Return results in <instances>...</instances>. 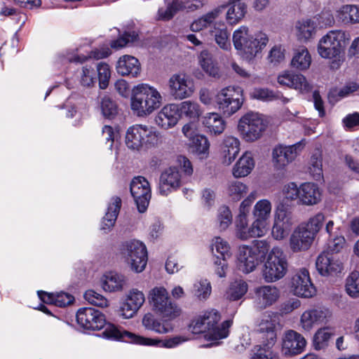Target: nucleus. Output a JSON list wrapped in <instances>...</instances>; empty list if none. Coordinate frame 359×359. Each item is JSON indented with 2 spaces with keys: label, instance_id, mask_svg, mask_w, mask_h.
<instances>
[{
  "label": "nucleus",
  "instance_id": "6e6d98bb",
  "mask_svg": "<svg viewBox=\"0 0 359 359\" xmlns=\"http://www.w3.org/2000/svg\"><path fill=\"white\" fill-rule=\"evenodd\" d=\"M100 108L102 114L105 118H112L117 114L116 103L107 95H104L101 98Z\"/></svg>",
  "mask_w": 359,
  "mask_h": 359
},
{
  "label": "nucleus",
  "instance_id": "f03ea898",
  "mask_svg": "<svg viewBox=\"0 0 359 359\" xmlns=\"http://www.w3.org/2000/svg\"><path fill=\"white\" fill-rule=\"evenodd\" d=\"M107 339L123 340L138 345L156 346L165 348H172L187 341L188 339L184 336L177 335L165 339L157 338H148L137 335L126 331L112 324H108L102 332Z\"/></svg>",
  "mask_w": 359,
  "mask_h": 359
},
{
  "label": "nucleus",
  "instance_id": "bb28decb",
  "mask_svg": "<svg viewBox=\"0 0 359 359\" xmlns=\"http://www.w3.org/2000/svg\"><path fill=\"white\" fill-rule=\"evenodd\" d=\"M180 118L179 107L176 104H169L164 106L156 116V124L163 129L174 127Z\"/></svg>",
  "mask_w": 359,
  "mask_h": 359
},
{
  "label": "nucleus",
  "instance_id": "c85d7f7f",
  "mask_svg": "<svg viewBox=\"0 0 359 359\" xmlns=\"http://www.w3.org/2000/svg\"><path fill=\"white\" fill-rule=\"evenodd\" d=\"M278 82L281 86L294 88L302 93L311 90V85L302 74H294L286 72L278 76Z\"/></svg>",
  "mask_w": 359,
  "mask_h": 359
},
{
  "label": "nucleus",
  "instance_id": "de8ad7c7",
  "mask_svg": "<svg viewBox=\"0 0 359 359\" xmlns=\"http://www.w3.org/2000/svg\"><path fill=\"white\" fill-rule=\"evenodd\" d=\"M194 151L200 158H206L209 154L210 142L205 135H199L190 142Z\"/></svg>",
  "mask_w": 359,
  "mask_h": 359
},
{
  "label": "nucleus",
  "instance_id": "4468645a",
  "mask_svg": "<svg viewBox=\"0 0 359 359\" xmlns=\"http://www.w3.org/2000/svg\"><path fill=\"white\" fill-rule=\"evenodd\" d=\"M246 5L239 1H235L229 8L222 5L204 15L201 20L203 22H212L221 14L225 13L227 20H233V22H238L241 20L246 13Z\"/></svg>",
  "mask_w": 359,
  "mask_h": 359
},
{
  "label": "nucleus",
  "instance_id": "79ce46f5",
  "mask_svg": "<svg viewBox=\"0 0 359 359\" xmlns=\"http://www.w3.org/2000/svg\"><path fill=\"white\" fill-rule=\"evenodd\" d=\"M178 107L181 115L193 120H197L203 113L200 105L191 100L182 102Z\"/></svg>",
  "mask_w": 359,
  "mask_h": 359
},
{
  "label": "nucleus",
  "instance_id": "6ab92c4d",
  "mask_svg": "<svg viewBox=\"0 0 359 359\" xmlns=\"http://www.w3.org/2000/svg\"><path fill=\"white\" fill-rule=\"evenodd\" d=\"M77 323L83 328L100 330L106 323L104 316L93 308H81L76 313Z\"/></svg>",
  "mask_w": 359,
  "mask_h": 359
},
{
  "label": "nucleus",
  "instance_id": "c756f323",
  "mask_svg": "<svg viewBox=\"0 0 359 359\" xmlns=\"http://www.w3.org/2000/svg\"><path fill=\"white\" fill-rule=\"evenodd\" d=\"M116 69L117 73L121 76L136 77L140 72V64L136 57L125 55L117 61Z\"/></svg>",
  "mask_w": 359,
  "mask_h": 359
},
{
  "label": "nucleus",
  "instance_id": "3c124183",
  "mask_svg": "<svg viewBox=\"0 0 359 359\" xmlns=\"http://www.w3.org/2000/svg\"><path fill=\"white\" fill-rule=\"evenodd\" d=\"M273 220L285 223L286 224H294L292 212L290 210L287 205L283 203L276 207Z\"/></svg>",
  "mask_w": 359,
  "mask_h": 359
},
{
  "label": "nucleus",
  "instance_id": "864d4df0",
  "mask_svg": "<svg viewBox=\"0 0 359 359\" xmlns=\"http://www.w3.org/2000/svg\"><path fill=\"white\" fill-rule=\"evenodd\" d=\"M211 34L214 36L216 43L221 48L226 50L230 49L229 33L226 28L215 27L214 30L211 31Z\"/></svg>",
  "mask_w": 359,
  "mask_h": 359
},
{
  "label": "nucleus",
  "instance_id": "0e129e2a",
  "mask_svg": "<svg viewBox=\"0 0 359 359\" xmlns=\"http://www.w3.org/2000/svg\"><path fill=\"white\" fill-rule=\"evenodd\" d=\"M296 29L297 36L300 41H307L316 33L313 24H298Z\"/></svg>",
  "mask_w": 359,
  "mask_h": 359
},
{
  "label": "nucleus",
  "instance_id": "338daca9",
  "mask_svg": "<svg viewBox=\"0 0 359 359\" xmlns=\"http://www.w3.org/2000/svg\"><path fill=\"white\" fill-rule=\"evenodd\" d=\"M299 187L294 182H290L284 186L283 189V195L287 200H299Z\"/></svg>",
  "mask_w": 359,
  "mask_h": 359
},
{
  "label": "nucleus",
  "instance_id": "5fc2aeb1",
  "mask_svg": "<svg viewBox=\"0 0 359 359\" xmlns=\"http://www.w3.org/2000/svg\"><path fill=\"white\" fill-rule=\"evenodd\" d=\"M346 290L352 297H359V272L353 271L347 277L346 281Z\"/></svg>",
  "mask_w": 359,
  "mask_h": 359
},
{
  "label": "nucleus",
  "instance_id": "9b49d317",
  "mask_svg": "<svg viewBox=\"0 0 359 359\" xmlns=\"http://www.w3.org/2000/svg\"><path fill=\"white\" fill-rule=\"evenodd\" d=\"M121 254L132 271L142 272L147 263V251L145 245L137 240L123 242L120 248Z\"/></svg>",
  "mask_w": 359,
  "mask_h": 359
},
{
  "label": "nucleus",
  "instance_id": "1a4fd4ad",
  "mask_svg": "<svg viewBox=\"0 0 359 359\" xmlns=\"http://www.w3.org/2000/svg\"><path fill=\"white\" fill-rule=\"evenodd\" d=\"M148 299L153 310L163 318L174 319L181 314V309L172 301L164 287H154L149 291Z\"/></svg>",
  "mask_w": 359,
  "mask_h": 359
},
{
  "label": "nucleus",
  "instance_id": "a18cd8bd",
  "mask_svg": "<svg viewBox=\"0 0 359 359\" xmlns=\"http://www.w3.org/2000/svg\"><path fill=\"white\" fill-rule=\"evenodd\" d=\"M198 60L202 69L208 74L212 77L219 76V69L213 61L212 55L208 50H202Z\"/></svg>",
  "mask_w": 359,
  "mask_h": 359
},
{
  "label": "nucleus",
  "instance_id": "c03bdc74",
  "mask_svg": "<svg viewBox=\"0 0 359 359\" xmlns=\"http://www.w3.org/2000/svg\"><path fill=\"white\" fill-rule=\"evenodd\" d=\"M337 19L342 22H359V6H343L338 11Z\"/></svg>",
  "mask_w": 359,
  "mask_h": 359
},
{
  "label": "nucleus",
  "instance_id": "ea45409f",
  "mask_svg": "<svg viewBox=\"0 0 359 359\" xmlns=\"http://www.w3.org/2000/svg\"><path fill=\"white\" fill-rule=\"evenodd\" d=\"M125 278L123 275L110 272L104 276L102 286L105 291L115 292L123 289Z\"/></svg>",
  "mask_w": 359,
  "mask_h": 359
},
{
  "label": "nucleus",
  "instance_id": "473e14b6",
  "mask_svg": "<svg viewBox=\"0 0 359 359\" xmlns=\"http://www.w3.org/2000/svg\"><path fill=\"white\" fill-rule=\"evenodd\" d=\"M38 296L43 302L53 304L58 307L69 306L74 300L72 295L64 292L48 293L44 291H38Z\"/></svg>",
  "mask_w": 359,
  "mask_h": 359
},
{
  "label": "nucleus",
  "instance_id": "69168bd1",
  "mask_svg": "<svg viewBox=\"0 0 359 359\" xmlns=\"http://www.w3.org/2000/svg\"><path fill=\"white\" fill-rule=\"evenodd\" d=\"M196 293L195 294L200 299H207L211 293V285L209 281L207 280H202L195 285Z\"/></svg>",
  "mask_w": 359,
  "mask_h": 359
},
{
  "label": "nucleus",
  "instance_id": "7c9ffc66",
  "mask_svg": "<svg viewBox=\"0 0 359 359\" xmlns=\"http://www.w3.org/2000/svg\"><path fill=\"white\" fill-rule=\"evenodd\" d=\"M299 201L306 205H313L321 199V192L318 186L312 182H305L299 187Z\"/></svg>",
  "mask_w": 359,
  "mask_h": 359
},
{
  "label": "nucleus",
  "instance_id": "72a5a7b5",
  "mask_svg": "<svg viewBox=\"0 0 359 359\" xmlns=\"http://www.w3.org/2000/svg\"><path fill=\"white\" fill-rule=\"evenodd\" d=\"M240 151V141L233 136L224 137L222 145L223 163L230 165L236 158Z\"/></svg>",
  "mask_w": 359,
  "mask_h": 359
},
{
  "label": "nucleus",
  "instance_id": "dca6fc26",
  "mask_svg": "<svg viewBox=\"0 0 359 359\" xmlns=\"http://www.w3.org/2000/svg\"><path fill=\"white\" fill-rule=\"evenodd\" d=\"M130 193L140 212H144L151 199V188L149 182L142 176L134 177L130 183Z\"/></svg>",
  "mask_w": 359,
  "mask_h": 359
},
{
  "label": "nucleus",
  "instance_id": "09e8293b",
  "mask_svg": "<svg viewBox=\"0 0 359 359\" xmlns=\"http://www.w3.org/2000/svg\"><path fill=\"white\" fill-rule=\"evenodd\" d=\"M211 250L215 258H229L231 257L230 246L228 243L220 237L213 239L211 245Z\"/></svg>",
  "mask_w": 359,
  "mask_h": 359
},
{
  "label": "nucleus",
  "instance_id": "6e6552de",
  "mask_svg": "<svg viewBox=\"0 0 359 359\" xmlns=\"http://www.w3.org/2000/svg\"><path fill=\"white\" fill-rule=\"evenodd\" d=\"M268 251L269 245L266 241H255L252 246H240L238 254L239 270L245 273L253 271Z\"/></svg>",
  "mask_w": 359,
  "mask_h": 359
},
{
  "label": "nucleus",
  "instance_id": "2eb2a0df",
  "mask_svg": "<svg viewBox=\"0 0 359 359\" xmlns=\"http://www.w3.org/2000/svg\"><path fill=\"white\" fill-rule=\"evenodd\" d=\"M170 94L175 100L189 97L194 92V85L190 77L184 74H175L168 80Z\"/></svg>",
  "mask_w": 359,
  "mask_h": 359
},
{
  "label": "nucleus",
  "instance_id": "f257e3e1",
  "mask_svg": "<svg viewBox=\"0 0 359 359\" xmlns=\"http://www.w3.org/2000/svg\"><path fill=\"white\" fill-rule=\"evenodd\" d=\"M219 313L216 310H211L194 319L189 329L193 334L203 333L208 340L217 341L227 337L232 324L231 320H227L219 325Z\"/></svg>",
  "mask_w": 359,
  "mask_h": 359
},
{
  "label": "nucleus",
  "instance_id": "680f3d73",
  "mask_svg": "<svg viewBox=\"0 0 359 359\" xmlns=\"http://www.w3.org/2000/svg\"><path fill=\"white\" fill-rule=\"evenodd\" d=\"M217 221L221 230L229 227L232 222V215L229 207L223 205L219 208Z\"/></svg>",
  "mask_w": 359,
  "mask_h": 359
},
{
  "label": "nucleus",
  "instance_id": "f3484780",
  "mask_svg": "<svg viewBox=\"0 0 359 359\" xmlns=\"http://www.w3.org/2000/svg\"><path fill=\"white\" fill-rule=\"evenodd\" d=\"M203 5L199 0H172V2L166 1V6L158 9V20L168 21L180 11L191 12L201 8Z\"/></svg>",
  "mask_w": 359,
  "mask_h": 359
},
{
  "label": "nucleus",
  "instance_id": "393cba45",
  "mask_svg": "<svg viewBox=\"0 0 359 359\" xmlns=\"http://www.w3.org/2000/svg\"><path fill=\"white\" fill-rule=\"evenodd\" d=\"M266 232L254 221L248 225L247 217H238L236 221V236L238 238L245 241L250 238L262 237Z\"/></svg>",
  "mask_w": 359,
  "mask_h": 359
},
{
  "label": "nucleus",
  "instance_id": "e433bc0d",
  "mask_svg": "<svg viewBox=\"0 0 359 359\" xmlns=\"http://www.w3.org/2000/svg\"><path fill=\"white\" fill-rule=\"evenodd\" d=\"M311 63V57L308 49L304 46L299 47L294 51L291 60V67L297 70H306Z\"/></svg>",
  "mask_w": 359,
  "mask_h": 359
},
{
  "label": "nucleus",
  "instance_id": "13d9d810",
  "mask_svg": "<svg viewBox=\"0 0 359 359\" xmlns=\"http://www.w3.org/2000/svg\"><path fill=\"white\" fill-rule=\"evenodd\" d=\"M247 186L239 181L230 182L228 185V194L233 200H240L247 193Z\"/></svg>",
  "mask_w": 359,
  "mask_h": 359
},
{
  "label": "nucleus",
  "instance_id": "4d7b16f0",
  "mask_svg": "<svg viewBox=\"0 0 359 359\" xmlns=\"http://www.w3.org/2000/svg\"><path fill=\"white\" fill-rule=\"evenodd\" d=\"M324 219L325 217L323 214L318 213L315 216L311 217L308 222L302 224L300 226L310 233H312V235L316 237V234L322 227Z\"/></svg>",
  "mask_w": 359,
  "mask_h": 359
},
{
  "label": "nucleus",
  "instance_id": "b1692460",
  "mask_svg": "<svg viewBox=\"0 0 359 359\" xmlns=\"http://www.w3.org/2000/svg\"><path fill=\"white\" fill-rule=\"evenodd\" d=\"M316 269L323 276H332L341 273L343 269L342 263L334 259L329 252H323L316 262Z\"/></svg>",
  "mask_w": 359,
  "mask_h": 359
},
{
  "label": "nucleus",
  "instance_id": "a19ab883",
  "mask_svg": "<svg viewBox=\"0 0 359 359\" xmlns=\"http://www.w3.org/2000/svg\"><path fill=\"white\" fill-rule=\"evenodd\" d=\"M111 53L110 49L107 47L95 49L90 52L88 56L68 54L67 60L70 62L83 63L89 58L100 60L108 57Z\"/></svg>",
  "mask_w": 359,
  "mask_h": 359
},
{
  "label": "nucleus",
  "instance_id": "5701e85b",
  "mask_svg": "<svg viewBox=\"0 0 359 359\" xmlns=\"http://www.w3.org/2000/svg\"><path fill=\"white\" fill-rule=\"evenodd\" d=\"M181 186V175L177 167L166 168L160 176L158 191L162 196H168Z\"/></svg>",
  "mask_w": 359,
  "mask_h": 359
},
{
  "label": "nucleus",
  "instance_id": "4be33fe9",
  "mask_svg": "<svg viewBox=\"0 0 359 359\" xmlns=\"http://www.w3.org/2000/svg\"><path fill=\"white\" fill-rule=\"evenodd\" d=\"M306 344L304 337L294 330L285 332L282 341V353L285 356H292L301 353Z\"/></svg>",
  "mask_w": 359,
  "mask_h": 359
},
{
  "label": "nucleus",
  "instance_id": "49530a36",
  "mask_svg": "<svg viewBox=\"0 0 359 359\" xmlns=\"http://www.w3.org/2000/svg\"><path fill=\"white\" fill-rule=\"evenodd\" d=\"M309 170L315 180L320 181L323 178L322 153L318 149L311 157Z\"/></svg>",
  "mask_w": 359,
  "mask_h": 359
},
{
  "label": "nucleus",
  "instance_id": "0eeeda50",
  "mask_svg": "<svg viewBox=\"0 0 359 359\" xmlns=\"http://www.w3.org/2000/svg\"><path fill=\"white\" fill-rule=\"evenodd\" d=\"M161 142L160 133L153 127L136 124L126 133V144L131 150L139 151L143 147H151Z\"/></svg>",
  "mask_w": 359,
  "mask_h": 359
},
{
  "label": "nucleus",
  "instance_id": "bf43d9fd",
  "mask_svg": "<svg viewBox=\"0 0 359 359\" xmlns=\"http://www.w3.org/2000/svg\"><path fill=\"white\" fill-rule=\"evenodd\" d=\"M292 226V225L273 220L271 235L276 240H283L289 235Z\"/></svg>",
  "mask_w": 359,
  "mask_h": 359
},
{
  "label": "nucleus",
  "instance_id": "774afa93",
  "mask_svg": "<svg viewBox=\"0 0 359 359\" xmlns=\"http://www.w3.org/2000/svg\"><path fill=\"white\" fill-rule=\"evenodd\" d=\"M93 69L88 67H83L81 78V83L83 86L90 87L95 82Z\"/></svg>",
  "mask_w": 359,
  "mask_h": 359
},
{
  "label": "nucleus",
  "instance_id": "2f4dec72",
  "mask_svg": "<svg viewBox=\"0 0 359 359\" xmlns=\"http://www.w3.org/2000/svg\"><path fill=\"white\" fill-rule=\"evenodd\" d=\"M271 203L267 199H262L255 203L252 211L255 218L254 221L266 232L267 231V222L271 217Z\"/></svg>",
  "mask_w": 359,
  "mask_h": 359
},
{
  "label": "nucleus",
  "instance_id": "423d86ee",
  "mask_svg": "<svg viewBox=\"0 0 359 359\" xmlns=\"http://www.w3.org/2000/svg\"><path fill=\"white\" fill-rule=\"evenodd\" d=\"M347 38V34L341 30H332L323 36L318 45V52L323 58L333 59L332 69H339L344 58L341 56L342 42Z\"/></svg>",
  "mask_w": 359,
  "mask_h": 359
},
{
  "label": "nucleus",
  "instance_id": "20e7f679",
  "mask_svg": "<svg viewBox=\"0 0 359 359\" xmlns=\"http://www.w3.org/2000/svg\"><path fill=\"white\" fill-rule=\"evenodd\" d=\"M276 325L275 316L270 313L263 315L257 329L262 334V345L255 347L251 359H278V355L271 350L276 341Z\"/></svg>",
  "mask_w": 359,
  "mask_h": 359
},
{
  "label": "nucleus",
  "instance_id": "603ef678",
  "mask_svg": "<svg viewBox=\"0 0 359 359\" xmlns=\"http://www.w3.org/2000/svg\"><path fill=\"white\" fill-rule=\"evenodd\" d=\"M252 97L264 102H271L279 100L282 95L268 88H255L251 94Z\"/></svg>",
  "mask_w": 359,
  "mask_h": 359
},
{
  "label": "nucleus",
  "instance_id": "9d476101",
  "mask_svg": "<svg viewBox=\"0 0 359 359\" xmlns=\"http://www.w3.org/2000/svg\"><path fill=\"white\" fill-rule=\"evenodd\" d=\"M287 270L286 256L278 247L273 248L263 266L262 275L266 283H274L283 278Z\"/></svg>",
  "mask_w": 359,
  "mask_h": 359
},
{
  "label": "nucleus",
  "instance_id": "39448f33",
  "mask_svg": "<svg viewBox=\"0 0 359 359\" xmlns=\"http://www.w3.org/2000/svg\"><path fill=\"white\" fill-rule=\"evenodd\" d=\"M268 41L269 39L266 34L260 32L252 36L248 34L245 26H241L234 32L233 35L235 48L246 60L253 59L266 46Z\"/></svg>",
  "mask_w": 359,
  "mask_h": 359
},
{
  "label": "nucleus",
  "instance_id": "f704fd0d",
  "mask_svg": "<svg viewBox=\"0 0 359 359\" xmlns=\"http://www.w3.org/2000/svg\"><path fill=\"white\" fill-rule=\"evenodd\" d=\"M203 124L206 132L213 135L222 134L225 128L226 123L217 113H208L203 118Z\"/></svg>",
  "mask_w": 359,
  "mask_h": 359
},
{
  "label": "nucleus",
  "instance_id": "7ed1b4c3",
  "mask_svg": "<svg viewBox=\"0 0 359 359\" xmlns=\"http://www.w3.org/2000/svg\"><path fill=\"white\" fill-rule=\"evenodd\" d=\"M163 97L158 90L148 84L135 86L131 97V109L138 116H146L159 108Z\"/></svg>",
  "mask_w": 359,
  "mask_h": 359
},
{
  "label": "nucleus",
  "instance_id": "a211bd4d",
  "mask_svg": "<svg viewBox=\"0 0 359 359\" xmlns=\"http://www.w3.org/2000/svg\"><path fill=\"white\" fill-rule=\"evenodd\" d=\"M304 144L301 141L290 146L279 144L272 151V161L277 169H283L292 163L303 149Z\"/></svg>",
  "mask_w": 359,
  "mask_h": 359
},
{
  "label": "nucleus",
  "instance_id": "a878e982",
  "mask_svg": "<svg viewBox=\"0 0 359 359\" xmlns=\"http://www.w3.org/2000/svg\"><path fill=\"white\" fill-rule=\"evenodd\" d=\"M145 302L144 293L137 289H132L129 291L126 302L121 307V315L124 318H132L142 307Z\"/></svg>",
  "mask_w": 359,
  "mask_h": 359
},
{
  "label": "nucleus",
  "instance_id": "58836bf2",
  "mask_svg": "<svg viewBox=\"0 0 359 359\" xmlns=\"http://www.w3.org/2000/svg\"><path fill=\"white\" fill-rule=\"evenodd\" d=\"M142 324L147 330L158 334H166L171 330L151 313L144 314L142 320Z\"/></svg>",
  "mask_w": 359,
  "mask_h": 359
},
{
  "label": "nucleus",
  "instance_id": "cd10ccee",
  "mask_svg": "<svg viewBox=\"0 0 359 359\" xmlns=\"http://www.w3.org/2000/svg\"><path fill=\"white\" fill-rule=\"evenodd\" d=\"M315 237L306 229L299 226L292 233L290 239L291 250L296 252L308 250Z\"/></svg>",
  "mask_w": 359,
  "mask_h": 359
},
{
  "label": "nucleus",
  "instance_id": "412c9836",
  "mask_svg": "<svg viewBox=\"0 0 359 359\" xmlns=\"http://www.w3.org/2000/svg\"><path fill=\"white\" fill-rule=\"evenodd\" d=\"M254 294V304L259 309H264L273 305L280 297L278 288L271 285L255 287Z\"/></svg>",
  "mask_w": 359,
  "mask_h": 359
},
{
  "label": "nucleus",
  "instance_id": "8fccbe9b",
  "mask_svg": "<svg viewBox=\"0 0 359 359\" xmlns=\"http://www.w3.org/2000/svg\"><path fill=\"white\" fill-rule=\"evenodd\" d=\"M333 333L328 327L318 330L313 337V347L316 350H322L328 346V341Z\"/></svg>",
  "mask_w": 359,
  "mask_h": 359
},
{
  "label": "nucleus",
  "instance_id": "052dcab7",
  "mask_svg": "<svg viewBox=\"0 0 359 359\" xmlns=\"http://www.w3.org/2000/svg\"><path fill=\"white\" fill-rule=\"evenodd\" d=\"M99 85L101 89H105L108 85L111 76V71L109 65L105 62H100L97 65Z\"/></svg>",
  "mask_w": 359,
  "mask_h": 359
},
{
  "label": "nucleus",
  "instance_id": "ddd939ff",
  "mask_svg": "<svg viewBox=\"0 0 359 359\" xmlns=\"http://www.w3.org/2000/svg\"><path fill=\"white\" fill-rule=\"evenodd\" d=\"M266 128V122L262 115L248 112L239 120L238 130L246 142H254L261 137Z\"/></svg>",
  "mask_w": 359,
  "mask_h": 359
},
{
  "label": "nucleus",
  "instance_id": "aec40b11",
  "mask_svg": "<svg viewBox=\"0 0 359 359\" xmlns=\"http://www.w3.org/2000/svg\"><path fill=\"white\" fill-rule=\"evenodd\" d=\"M291 287L295 295L304 298L313 297L316 292L311 283L309 271L306 269H300L292 276Z\"/></svg>",
  "mask_w": 359,
  "mask_h": 359
},
{
  "label": "nucleus",
  "instance_id": "e2e57ef3",
  "mask_svg": "<svg viewBox=\"0 0 359 359\" xmlns=\"http://www.w3.org/2000/svg\"><path fill=\"white\" fill-rule=\"evenodd\" d=\"M84 298L90 304L99 307H107L108 306L107 299L93 290H87L84 294Z\"/></svg>",
  "mask_w": 359,
  "mask_h": 359
},
{
  "label": "nucleus",
  "instance_id": "c9c22d12",
  "mask_svg": "<svg viewBox=\"0 0 359 359\" xmlns=\"http://www.w3.org/2000/svg\"><path fill=\"white\" fill-rule=\"evenodd\" d=\"M121 206V199L118 196H114L111 198L109 203L107 212L103 217L102 226L103 230L109 231L114 226L117 216L118 215Z\"/></svg>",
  "mask_w": 359,
  "mask_h": 359
},
{
  "label": "nucleus",
  "instance_id": "37998d69",
  "mask_svg": "<svg viewBox=\"0 0 359 359\" xmlns=\"http://www.w3.org/2000/svg\"><path fill=\"white\" fill-rule=\"evenodd\" d=\"M248 284L243 280H236L232 282L226 292V299L236 301L242 298L248 291Z\"/></svg>",
  "mask_w": 359,
  "mask_h": 359
},
{
  "label": "nucleus",
  "instance_id": "f8f14e48",
  "mask_svg": "<svg viewBox=\"0 0 359 359\" xmlns=\"http://www.w3.org/2000/svg\"><path fill=\"white\" fill-rule=\"evenodd\" d=\"M243 100V90L239 86L224 88L216 95L218 109L226 116H231L238 111Z\"/></svg>",
  "mask_w": 359,
  "mask_h": 359
},
{
  "label": "nucleus",
  "instance_id": "4c0bfd02",
  "mask_svg": "<svg viewBox=\"0 0 359 359\" xmlns=\"http://www.w3.org/2000/svg\"><path fill=\"white\" fill-rule=\"evenodd\" d=\"M255 166V162L250 153H245L233 168V175L236 177H243L250 173Z\"/></svg>",
  "mask_w": 359,
  "mask_h": 359
}]
</instances>
